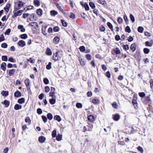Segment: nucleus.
<instances>
[{"mask_svg": "<svg viewBox=\"0 0 153 153\" xmlns=\"http://www.w3.org/2000/svg\"><path fill=\"white\" fill-rule=\"evenodd\" d=\"M62 55V53L61 52L58 51L53 54V59L55 61H57L61 59Z\"/></svg>", "mask_w": 153, "mask_h": 153, "instance_id": "nucleus-1", "label": "nucleus"}, {"mask_svg": "<svg viewBox=\"0 0 153 153\" xmlns=\"http://www.w3.org/2000/svg\"><path fill=\"white\" fill-rule=\"evenodd\" d=\"M80 4L83 7H84L85 8L86 11L89 10V6L88 4L86 2L84 3L83 1H80Z\"/></svg>", "mask_w": 153, "mask_h": 153, "instance_id": "nucleus-2", "label": "nucleus"}, {"mask_svg": "<svg viewBox=\"0 0 153 153\" xmlns=\"http://www.w3.org/2000/svg\"><path fill=\"white\" fill-rule=\"evenodd\" d=\"M29 26H30L33 28L36 29V27H38V25L37 22H33L30 23L29 25Z\"/></svg>", "mask_w": 153, "mask_h": 153, "instance_id": "nucleus-3", "label": "nucleus"}, {"mask_svg": "<svg viewBox=\"0 0 153 153\" xmlns=\"http://www.w3.org/2000/svg\"><path fill=\"white\" fill-rule=\"evenodd\" d=\"M17 44L19 46L22 47L25 46L26 45V43L25 41L23 40L19 41L17 43Z\"/></svg>", "mask_w": 153, "mask_h": 153, "instance_id": "nucleus-4", "label": "nucleus"}, {"mask_svg": "<svg viewBox=\"0 0 153 153\" xmlns=\"http://www.w3.org/2000/svg\"><path fill=\"white\" fill-rule=\"evenodd\" d=\"M46 138L44 136H40L39 138V141L41 143H43L46 140Z\"/></svg>", "mask_w": 153, "mask_h": 153, "instance_id": "nucleus-5", "label": "nucleus"}, {"mask_svg": "<svg viewBox=\"0 0 153 153\" xmlns=\"http://www.w3.org/2000/svg\"><path fill=\"white\" fill-rule=\"evenodd\" d=\"M22 95V94L20 91H17L14 93V96L16 97H21Z\"/></svg>", "mask_w": 153, "mask_h": 153, "instance_id": "nucleus-6", "label": "nucleus"}, {"mask_svg": "<svg viewBox=\"0 0 153 153\" xmlns=\"http://www.w3.org/2000/svg\"><path fill=\"white\" fill-rule=\"evenodd\" d=\"M59 38L58 36H56L53 39V42L55 44H57L58 43L59 41Z\"/></svg>", "mask_w": 153, "mask_h": 153, "instance_id": "nucleus-7", "label": "nucleus"}, {"mask_svg": "<svg viewBox=\"0 0 153 153\" xmlns=\"http://www.w3.org/2000/svg\"><path fill=\"white\" fill-rule=\"evenodd\" d=\"M14 108L15 110H17L21 109L22 108V106L18 104H16L14 105Z\"/></svg>", "mask_w": 153, "mask_h": 153, "instance_id": "nucleus-8", "label": "nucleus"}, {"mask_svg": "<svg viewBox=\"0 0 153 153\" xmlns=\"http://www.w3.org/2000/svg\"><path fill=\"white\" fill-rule=\"evenodd\" d=\"M113 120L115 121H118L120 118V116L119 114H116L114 115H113Z\"/></svg>", "mask_w": 153, "mask_h": 153, "instance_id": "nucleus-9", "label": "nucleus"}, {"mask_svg": "<svg viewBox=\"0 0 153 153\" xmlns=\"http://www.w3.org/2000/svg\"><path fill=\"white\" fill-rule=\"evenodd\" d=\"M1 103L2 104L4 105H5V107L6 108L8 107L10 104V102L7 100H4Z\"/></svg>", "mask_w": 153, "mask_h": 153, "instance_id": "nucleus-10", "label": "nucleus"}, {"mask_svg": "<svg viewBox=\"0 0 153 153\" xmlns=\"http://www.w3.org/2000/svg\"><path fill=\"white\" fill-rule=\"evenodd\" d=\"M47 27V26H42V31L43 34L45 36H46L47 35V33L46 31V29Z\"/></svg>", "mask_w": 153, "mask_h": 153, "instance_id": "nucleus-11", "label": "nucleus"}, {"mask_svg": "<svg viewBox=\"0 0 153 153\" xmlns=\"http://www.w3.org/2000/svg\"><path fill=\"white\" fill-rule=\"evenodd\" d=\"M6 63L4 62H2L1 66V69L4 71H5L6 70Z\"/></svg>", "mask_w": 153, "mask_h": 153, "instance_id": "nucleus-12", "label": "nucleus"}, {"mask_svg": "<svg viewBox=\"0 0 153 153\" xmlns=\"http://www.w3.org/2000/svg\"><path fill=\"white\" fill-rule=\"evenodd\" d=\"M136 46L135 43L132 44L131 45L130 49L132 52H134L136 50Z\"/></svg>", "mask_w": 153, "mask_h": 153, "instance_id": "nucleus-13", "label": "nucleus"}, {"mask_svg": "<svg viewBox=\"0 0 153 153\" xmlns=\"http://www.w3.org/2000/svg\"><path fill=\"white\" fill-rule=\"evenodd\" d=\"M88 120L91 122L94 121V117L93 115H89L88 117Z\"/></svg>", "mask_w": 153, "mask_h": 153, "instance_id": "nucleus-14", "label": "nucleus"}, {"mask_svg": "<svg viewBox=\"0 0 153 153\" xmlns=\"http://www.w3.org/2000/svg\"><path fill=\"white\" fill-rule=\"evenodd\" d=\"M15 72V70L12 69L10 70L9 71L8 75L9 76H11L13 75Z\"/></svg>", "mask_w": 153, "mask_h": 153, "instance_id": "nucleus-15", "label": "nucleus"}, {"mask_svg": "<svg viewBox=\"0 0 153 153\" xmlns=\"http://www.w3.org/2000/svg\"><path fill=\"white\" fill-rule=\"evenodd\" d=\"M46 54L48 56H51L52 54L51 50L50 48H47L46 51Z\"/></svg>", "mask_w": 153, "mask_h": 153, "instance_id": "nucleus-16", "label": "nucleus"}, {"mask_svg": "<svg viewBox=\"0 0 153 153\" xmlns=\"http://www.w3.org/2000/svg\"><path fill=\"white\" fill-rule=\"evenodd\" d=\"M132 103L134 105V107L135 108L137 106V98H134L132 100Z\"/></svg>", "mask_w": 153, "mask_h": 153, "instance_id": "nucleus-17", "label": "nucleus"}, {"mask_svg": "<svg viewBox=\"0 0 153 153\" xmlns=\"http://www.w3.org/2000/svg\"><path fill=\"white\" fill-rule=\"evenodd\" d=\"M18 28L19 29H21V31L22 32H24L25 31V29L24 27L23 26L21 25H19L18 26Z\"/></svg>", "mask_w": 153, "mask_h": 153, "instance_id": "nucleus-18", "label": "nucleus"}, {"mask_svg": "<svg viewBox=\"0 0 153 153\" xmlns=\"http://www.w3.org/2000/svg\"><path fill=\"white\" fill-rule=\"evenodd\" d=\"M54 119L58 121V122H60L61 121L62 119L59 115H56L54 116Z\"/></svg>", "mask_w": 153, "mask_h": 153, "instance_id": "nucleus-19", "label": "nucleus"}, {"mask_svg": "<svg viewBox=\"0 0 153 153\" xmlns=\"http://www.w3.org/2000/svg\"><path fill=\"white\" fill-rule=\"evenodd\" d=\"M25 102V99L24 98H22L19 99L18 100L17 102L19 104H22Z\"/></svg>", "mask_w": 153, "mask_h": 153, "instance_id": "nucleus-20", "label": "nucleus"}, {"mask_svg": "<svg viewBox=\"0 0 153 153\" xmlns=\"http://www.w3.org/2000/svg\"><path fill=\"white\" fill-rule=\"evenodd\" d=\"M50 13L52 16H54L58 14V12L55 10H52L50 11Z\"/></svg>", "mask_w": 153, "mask_h": 153, "instance_id": "nucleus-21", "label": "nucleus"}, {"mask_svg": "<svg viewBox=\"0 0 153 153\" xmlns=\"http://www.w3.org/2000/svg\"><path fill=\"white\" fill-rule=\"evenodd\" d=\"M1 94L4 97H6L8 95V92L3 91H1Z\"/></svg>", "mask_w": 153, "mask_h": 153, "instance_id": "nucleus-22", "label": "nucleus"}, {"mask_svg": "<svg viewBox=\"0 0 153 153\" xmlns=\"http://www.w3.org/2000/svg\"><path fill=\"white\" fill-rule=\"evenodd\" d=\"M47 118L50 120H51L53 118V116L51 113H48L47 114Z\"/></svg>", "mask_w": 153, "mask_h": 153, "instance_id": "nucleus-23", "label": "nucleus"}, {"mask_svg": "<svg viewBox=\"0 0 153 153\" xmlns=\"http://www.w3.org/2000/svg\"><path fill=\"white\" fill-rule=\"evenodd\" d=\"M30 82V81L28 79H26L25 80V83L27 88H28V86H29Z\"/></svg>", "mask_w": 153, "mask_h": 153, "instance_id": "nucleus-24", "label": "nucleus"}, {"mask_svg": "<svg viewBox=\"0 0 153 153\" xmlns=\"http://www.w3.org/2000/svg\"><path fill=\"white\" fill-rule=\"evenodd\" d=\"M114 51L116 54H118L121 53V52L118 48H115L114 50Z\"/></svg>", "mask_w": 153, "mask_h": 153, "instance_id": "nucleus-25", "label": "nucleus"}, {"mask_svg": "<svg viewBox=\"0 0 153 153\" xmlns=\"http://www.w3.org/2000/svg\"><path fill=\"white\" fill-rule=\"evenodd\" d=\"M37 13L39 16H41L42 15V10L41 9H39L37 10Z\"/></svg>", "mask_w": 153, "mask_h": 153, "instance_id": "nucleus-26", "label": "nucleus"}, {"mask_svg": "<svg viewBox=\"0 0 153 153\" xmlns=\"http://www.w3.org/2000/svg\"><path fill=\"white\" fill-rule=\"evenodd\" d=\"M33 3L35 6H39L40 5V1L38 0H34Z\"/></svg>", "mask_w": 153, "mask_h": 153, "instance_id": "nucleus-27", "label": "nucleus"}, {"mask_svg": "<svg viewBox=\"0 0 153 153\" xmlns=\"http://www.w3.org/2000/svg\"><path fill=\"white\" fill-rule=\"evenodd\" d=\"M62 135L60 134H58L56 137V140L58 141L61 140L62 139Z\"/></svg>", "mask_w": 153, "mask_h": 153, "instance_id": "nucleus-28", "label": "nucleus"}, {"mask_svg": "<svg viewBox=\"0 0 153 153\" xmlns=\"http://www.w3.org/2000/svg\"><path fill=\"white\" fill-rule=\"evenodd\" d=\"M56 99L54 98H52L49 100V102L52 105H53L56 103Z\"/></svg>", "mask_w": 153, "mask_h": 153, "instance_id": "nucleus-29", "label": "nucleus"}, {"mask_svg": "<svg viewBox=\"0 0 153 153\" xmlns=\"http://www.w3.org/2000/svg\"><path fill=\"white\" fill-rule=\"evenodd\" d=\"M105 27L103 25H101L99 27V30L101 31L104 32L105 33Z\"/></svg>", "mask_w": 153, "mask_h": 153, "instance_id": "nucleus-30", "label": "nucleus"}, {"mask_svg": "<svg viewBox=\"0 0 153 153\" xmlns=\"http://www.w3.org/2000/svg\"><path fill=\"white\" fill-rule=\"evenodd\" d=\"M107 25L110 29L112 31H113V25L111 23L109 22H107Z\"/></svg>", "mask_w": 153, "mask_h": 153, "instance_id": "nucleus-31", "label": "nucleus"}, {"mask_svg": "<svg viewBox=\"0 0 153 153\" xmlns=\"http://www.w3.org/2000/svg\"><path fill=\"white\" fill-rule=\"evenodd\" d=\"M79 62L80 64L82 66L84 65L85 64V60L82 59H79Z\"/></svg>", "mask_w": 153, "mask_h": 153, "instance_id": "nucleus-32", "label": "nucleus"}, {"mask_svg": "<svg viewBox=\"0 0 153 153\" xmlns=\"http://www.w3.org/2000/svg\"><path fill=\"white\" fill-rule=\"evenodd\" d=\"M143 28L141 26H139L137 28L138 31L140 33H142L143 32Z\"/></svg>", "mask_w": 153, "mask_h": 153, "instance_id": "nucleus-33", "label": "nucleus"}, {"mask_svg": "<svg viewBox=\"0 0 153 153\" xmlns=\"http://www.w3.org/2000/svg\"><path fill=\"white\" fill-rule=\"evenodd\" d=\"M20 37L22 39H25L27 38V35L26 34H24L21 35Z\"/></svg>", "mask_w": 153, "mask_h": 153, "instance_id": "nucleus-34", "label": "nucleus"}, {"mask_svg": "<svg viewBox=\"0 0 153 153\" xmlns=\"http://www.w3.org/2000/svg\"><path fill=\"white\" fill-rule=\"evenodd\" d=\"M56 131L55 130H53L52 133V137L54 138L56 137Z\"/></svg>", "mask_w": 153, "mask_h": 153, "instance_id": "nucleus-35", "label": "nucleus"}, {"mask_svg": "<svg viewBox=\"0 0 153 153\" xmlns=\"http://www.w3.org/2000/svg\"><path fill=\"white\" fill-rule=\"evenodd\" d=\"M79 49L80 51L82 52L85 51V47L84 46H82L80 47Z\"/></svg>", "mask_w": 153, "mask_h": 153, "instance_id": "nucleus-36", "label": "nucleus"}, {"mask_svg": "<svg viewBox=\"0 0 153 153\" xmlns=\"http://www.w3.org/2000/svg\"><path fill=\"white\" fill-rule=\"evenodd\" d=\"M1 59L4 61H7V56L5 55L2 56L1 57Z\"/></svg>", "mask_w": 153, "mask_h": 153, "instance_id": "nucleus-37", "label": "nucleus"}, {"mask_svg": "<svg viewBox=\"0 0 153 153\" xmlns=\"http://www.w3.org/2000/svg\"><path fill=\"white\" fill-rule=\"evenodd\" d=\"M42 118L43 120V121L44 123H46L47 121L48 118L46 116L44 115H42Z\"/></svg>", "mask_w": 153, "mask_h": 153, "instance_id": "nucleus-38", "label": "nucleus"}, {"mask_svg": "<svg viewBox=\"0 0 153 153\" xmlns=\"http://www.w3.org/2000/svg\"><path fill=\"white\" fill-rule=\"evenodd\" d=\"M61 22L63 26L65 27L67 26V23L65 20L61 19Z\"/></svg>", "mask_w": 153, "mask_h": 153, "instance_id": "nucleus-39", "label": "nucleus"}, {"mask_svg": "<svg viewBox=\"0 0 153 153\" xmlns=\"http://www.w3.org/2000/svg\"><path fill=\"white\" fill-rule=\"evenodd\" d=\"M149 50L146 48H145L143 49V52L145 54H148L149 52Z\"/></svg>", "mask_w": 153, "mask_h": 153, "instance_id": "nucleus-40", "label": "nucleus"}, {"mask_svg": "<svg viewBox=\"0 0 153 153\" xmlns=\"http://www.w3.org/2000/svg\"><path fill=\"white\" fill-rule=\"evenodd\" d=\"M130 19L132 22L135 21V18L134 16L131 14H130L129 16Z\"/></svg>", "mask_w": 153, "mask_h": 153, "instance_id": "nucleus-41", "label": "nucleus"}, {"mask_svg": "<svg viewBox=\"0 0 153 153\" xmlns=\"http://www.w3.org/2000/svg\"><path fill=\"white\" fill-rule=\"evenodd\" d=\"M89 5L90 7L93 9L95 7L94 4L92 2H90L89 3Z\"/></svg>", "mask_w": 153, "mask_h": 153, "instance_id": "nucleus-42", "label": "nucleus"}, {"mask_svg": "<svg viewBox=\"0 0 153 153\" xmlns=\"http://www.w3.org/2000/svg\"><path fill=\"white\" fill-rule=\"evenodd\" d=\"M125 31L128 33H130L131 32V30L129 26H127L126 27L125 29Z\"/></svg>", "mask_w": 153, "mask_h": 153, "instance_id": "nucleus-43", "label": "nucleus"}, {"mask_svg": "<svg viewBox=\"0 0 153 153\" xmlns=\"http://www.w3.org/2000/svg\"><path fill=\"white\" fill-rule=\"evenodd\" d=\"M43 82L46 85L48 84L49 82L48 79L46 78H44Z\"/></svg>", "mask_w": 153, "mask_h": 153, "instance_id": "nucleus-44", "label": "nucleus"}, {"mask_svg": "<svg viewBox=\"0 0 153 153\" xmlns=\"http://www.w3.org/2000/svg\"><path fill=\"white\" fill-rule=\"evenodd\" d=\"M76 106L78 108H81L82 107V104L80 103H77L76 104Z\"/></svg>", "mask_w": 153, "mask_h": 153, "instance_id": "nucleus-45", "label": "nucleus"}, {"mask_svg": "<svg viewBox=\"0 0 153 153\" xmlns=\"http://www.w3.org/2000/svg\"><path fill=\"white\" fill-rule=\"evenodd\" d=\"M25 122L26 123H28L29 124L31 123V120L30 118L29 117H27L25 119Z\"/></svg>", "mask_w": 153, "mask_h": 153, "instance_id": "nucleus-46", "label": "nucleus"}, {"mask_svg": "<svg viewBox=\"0 0 153 153\" xmlns=\"http://www.w3.org/2000/svg\"><path fill=\"white\" fill-rule=\"evenodd\" d=\"M11 31V29L10 28L7 29L4 33L5 35H9Z\"/></svg>", "mask_w": 153, "mask_h": 153, "instance_id": "nucleus-47", "label": "nucleus"}, {"mask_svg": "<svg viewBox=\"0 0 153 153\" xmlns=\"http://www.w3.org/2000/svg\"><path fill=\"white\" fill-rule=\"evenodd\" d=\"M123 48L125 50H128L129 49V47L128 45H123Z\"/></svg>", "mask_w": 153, "mask_h": 153, "instance_id": "nucleus-48", "label": "nucleus"}, {"mask_svg": "<svg viewBox=\"0 0 153 153\" xmlns=\"http://www.w3.org/2000/svg\"><path fill=\"white\" fill-rule=\"evenodd\" d=\"M98 2L103 5L106 4L105 0H98Z\"/></svg>", "mask_w": 153, "mask_h": 153, "instance_id": "nucleus-49", "label": "nucleus"}, {"mask_svg": "<svg viewBox=\"0 0 153 153\" xmlns=\"http://www.w3.org/2000/svg\"><path fill=\"white\" fill-rule=\"evenodd\" d=\"M24 5V3L23 2H22V1H19L18 2V7H21L22 6H23Z\"/></svg>", "mask_w": 153, "mask_h": 153, "instance_id": "nucleus-50", "label": "nucleus"}, {"mask_svg": "<svg viewBox=\"0 0 153 153\" xmlns=\"http://www.w3.org/2000/svg\"><path fill=\"white\" fill-rule=\"evenodd\" d=\"M1 47L3 48H6L7 47V45L5 43H3L1 44Z\"/></svg>", "mask_w": 153, "mask_h": 153, "instance_id": "nucleus-51", "label": "nucleus"}, {"mask_svg": "<svg viewBox=\"0 0 153 153\" xmlns=\"http://www.w3.org/2000/svg\"><path fill=\"white\" fill-rule=\"evenodd\" d=\"M37 112L39 114H40L42 113V109L40 108H38L37 110Z\"/></svg>", "mask_w": 153, "mask_h": 153, "instance_id": "nucleus-52", "label": "nucleus"}, {"mask_svg": "<svg viewBox=\"0 0 153 153\" xmlns=\"http://www.w3.org/2000/svg\"><path fill=\"white\" fill-rule=\"evenodd\" d=\"M50 90V88L49 86H46L45 87V91L46 93H48Z\"/></svg>", "mask_w": 153, "mask_h": 153, "instance_id": "nucleus-53", "label": "nucleus"}, {"mask_svg": "<svg viewBox=\"0 0 153 153\" xmlns=\"http://www.w3.org/2000/svg\"><path fill=\"white\" fill-rule=\"evenodd\" d=\"M53 30L54 32H58L59 30V28L58 26H55L53 28Z\"/></svg>", "mask_w": 153, "mask_h": 153, "instance_id": "nucleus-54", "label": "nucleus"}, {"mask_svg": "<svg viewBox=\"0 0 153 153\" xmlns=\"http://www.w3.org/2000/svg\"><path fill=\"white\" fill-rule=\"evenodd\" d=\"M86 59L89 60H90L91 59V56L90 54H87L86 55Z\"/></svg>", "mask_w": 153, "mask_h": 153, "instance_id": "nucleus-55", "label": "nucleus"}, {"mask_svg": "<svg viewBox=\"0 0 153 153\" xmlns=\"http://www.w3.org/2000/svg\"><path fill=\"white\" fill-rule=\"evenodd\" d=\"M137 149L141 153H143V149L141 147H140V146L138 147H137Z\"/></svg>", "mask_w": 153, "mask_h": 153, "instance_id": "nucleus-56", "label": "nucleus"}, {"mask_svg": "<svg viewBox=\"0 0 153 153\" xmlns=\"http://www.w3.org/2000/svg\"><path fill=\"white\" fill-rule=\"evenodd\" d=\"M124 19L126 23H128V20L127 16L126 15L123 16Z\"/></svg>", "mask_w": 153, "mask_h": 153, "instance_id": "nucleus-57", "label": "nucleus"}, {"mask_svg": "<svg viewBox=\"0 0 153 153\" xmlns=\"http://www.w3.org/2000/svg\"><path fill=\"white\" fill-rule=\"evenodd\" d=\"M4 40V37L3 34H1L0 36V42H1Z\"/></svg>", "mask_w": 153, "mask_h": 153, "instance_id": "nucleus-58", "label": "nucleus"}, {"mask_svg": "<svg viewBox=\"0 0 153 153\" xmlns=\"http://www.w3.org/2000/svg\"><path fill=\"white\" fill-rule=\"evenodd\" d=\"M57 7L61 11H63V9L61 8V7L59 6V4L57 3H55Z\"/></svg>", "mask_w": 153, "mask_h": 153, "instance_id": "nucleus-59", "label": "nucleus"}, {"mask_svg": "<svg viewBox=\"0 0 153 153\" xmlns=\"http://www.w3.org/2000/svg\"><path fill=\"white\" fill-rule=\"evenodd\" d=\"M44 96V94L43 93L41 94L39 96V98L40 100H42Z\"/></svg>", "mask_w": 153, "mask_h": 153, "instance_id": "nucleus-60", "label": "nucleus"}, {"mask_svg": "<svg viewBox=\"0 0 153 153\" xmlns=\"http://www.w3.org/2000/svg\"><path fill=\"white\" fill-rule=\"evenodd\" d=\"M145 45L146 46H152V44L148 41H146L145 42Z\"/></svg>", "mask_w": 153, "mask_h": 153, "instance_id": "nucleus-61", "label": "nucleus"}, {"mask_svg": "<svg viewBox=\"0 0 153 153\" xmlns=\"http://www.w3.org/2000/svg\"><path fill=\"white\" fill-rule=\"evenodd\" d=\"M139 96L141 97H143L145 96V94L144 92H140L139 93Z\"/></svg>", "mask_w": 153, "mask_h": 153, "instance_id": "nucleus-62", "label": "nucleus"}, {"mask_svg": "<svg viewBox=\"0 0 153 153\" xmlns=\"http://www.w3.org/2000/svg\"><path fill=\"white\" fill-rule=\"evenodd\" d=\"M117 21L119 24H121L122 22L123 19L121 17H119L117 19Z\"/></svg>", "mask_w": 153, "mask_h": 153, "instance_id": "nucleus-63", "label": "nucleus"}, {"mask_svg": "<svg viewBox=\"0 0 153 153\" xmlns=\"http://www.w3.org/2000/svg\"><path fill=\"white\" fill-rule=\"evenodd\" d=\"M92 92L91 91H88L87 93V96L88 97H90L92 95Z\"/></svg>", "mask_w": 153, "mask_h": 153, "instance_id": "nucleus-64", "label": "nucleus"}]
</instances>
